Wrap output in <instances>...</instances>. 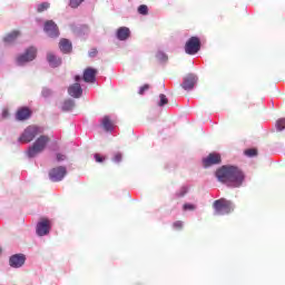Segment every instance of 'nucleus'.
Returning <instances> with one entry per match:
<instances>
[{"label": "nucleus", "mask_w": 285, "mask_h": 285, "mask_svg": "<svg viewBox=\"0 0 285 285\" xmlns=\"http://www.w3.org/2000/svg\"><path fill=\"white\" fill-rule=\"evenodd\" d=\"M213 208L215 210V215H230V213L235 210L233 202L227 200L226 198L215 200L213 203Z\"/></svg>", "instance_id": "nucleus-3"}, {"label": "nucleus", "mask_w": 285, "mask_h": 285, "mask_svg": "<svg viewBox=\"0 0 285 285\" xmlns=\"http://www.w3.org/2000/svg\"><path fill=\"white\" fill-rule=\"evenodd\" d=\"M32 117V110L28 107H21L16 112L17 121H26Z\"/></svg>", "instance_id": "nucleus-14"}, {"label": "nucleus", "mask_w": 285, "mask_h": 285, "mask_svg": "<svg viewBox=\"0 0 285 285\" xmlns=\"http://www.w3.org/2000/svg\"><path fill=\"white\" fill-rule=\"evenodd\" d=\"M95 159L98 164H102V161H105L106 158L99 154H95Z\"/></svg>", "instance_id": "nucleus-31"}, {"label": "nucleus", "mask_w": 285, "mask_h": 285, "mask_svg": "<svg viewBox=\"0 0 285 285\" xmlns=\"http://www.w3.org/2000/svg\"><path fill=\"white\" fill-rule=\"evenodd\" d=\"M276 128L277 130H284L285 128V118H281L276 122Z\"/></svg>", "instance_id": "nucleus-26"}, {"label": "nucleus", "mask_w": 285, "mask_h": 285, "mask_svg": "<svg viewBox=\"0 0 285 285\" xmlns=\"http://www.w3.org/2000/svg\"><path fill=\"white\" fill-rule=\"evenodd\" d=\"M147 90H150V85H144L140 87L138 95H144Z\"/></svg>", "instance_id": "nucleus-30"}, {"label": "nucleus", "mask_w": 285, "mask_h": 285, "mask_svg": "<svg viewBox=\"0 0 285 285\" xmlns=\"http://www.w3.org/2000/svg\"><path fill=\"white\" fill-rule=\"evenodd\" d=\"M186 193H188V188L183 187L179 191L176 193V197H185Z\"/></svg>", "instance_id": "nucleus-29"}, {"label": "nucleus", "mask_w": 285, "mask_h": 285, "mask_svg": "<svg viewBox=\"0 0 285 285\" xmlns=\"http://www.w3.org/2000/svg\"><path fill=\"white\" fill-rule=\"evenodd\" d=\"M101 126L107 132H110V130H114L115 128V125L112 124V120H110L109 116H105L102 118Z\"/></svg>", "instance_id": "nucleus-20"}, {"label": "nucleus", "mask_w": 285, "mask_h": 285, "mask_svg": "<svg viewBox=\"0 0 285 285\" xmlns=\"http://www.w3.org/2000/svg\"><path fill=\"white\" fill-rule=\"evenodd\" d=\"M36 57H37V49H35V47H30L26 50L23 55H20L17 58V63L19 66H23V63H28V61H33Z\"/></svg>", "instance_id": "nucleus-7"}, {"label": "nucleus", "mask_w": 285, "mask_h": 285, "mask_svg": "<svg viewBox=\"0 0 285 285\" xmlns=\"http://www.w3.org/2000/svg\"><path fill=\"white\" fill-rule=\"evenodd\" d=\"M59 49L63 52V55H70V52H72V42L66 38H62L59 42Z\"/></svg>", "instance_id": "nucleus-16"}, {"label": "nucleus", "mask_w": 285, "mask_h": 285, "mask_svg": "<svg viewBox=\"0 0 285 285\" xmlns=\"http://www.w3.org/2000/svg\"><path fill=\"white\" fill-rule=\"evenodd\" d=\"M1 253H2V249H1V247H0V255H1Z\"/></svg>", "instance_id": "nucleus-39"}, {"label": "nucleus", "mask_w": 285, "mask_h": 285, "mask_svg": "<svg viewBox=\"0 0 285 285\" xmlns=\"http://www.w3.org/2000/svg\"><path fill=\"white\" fill-rule=\"evenodd\" d=\"M216 177L218 181L233 188H239L244 181V173L236 166H222L216 170Z\"/></svg>", "instance_id": "nucleus-1"}, {"label": "nucleus", "mask_w": 285, "mask_h": 285, "mask_svg": "<svg viewBox=\"0 0 285 285\" xmlns=\"http://www.w3.org/2000/svg\"><path fill=\"white\" fill-rule=\"evenodd\" d=\"M68 92L70 97H73L75 99H79L83 95V89L81 88V85L79 82H76L68 88Z\"/></svg>", "instance_id": "nucleus-15"}, {"label": "nucleus", "mask_w": 285, "mask_h": 285, "mask_svg": "<svg viewBox=\"0 0 285 285\" xmlns=\"http://www.w3.org/2000/svg\"><path fill=\"white\" fill-rule=\"evenodd\" d=\"M244 153L247 157H257V149L255 148L246 149Z\"/></svg>", "instance_id": "nucleus-24"}, {"label": "nucleus", "mask_w": 285, "mask_h": 285, "mask_svg": "<svg viewBox=\"0 0 285 285\" xmlns=\"http://www.w3.org/2000/svg\"><path fill=\"white\" fill-rule=\"evenodd\" d=\"M47 60L51 68H59V66H61V58L55 56L53 53H48Z\"/></svg>", "instance_id": "nucleus-18"}, {"label": "nucleus", "mask_w": 285, "mask_h": 285, "mask_svg": "<svg viewBox=\"0 0 285 285\" xmlns=\"http://www.w3.org/2000/svg\"><path fill=\"white\" fill-rule=\"evenodd\" d=\"M57 161H66V155L63 154H57L56 155Z\"/></svg>", "instance_id": "nucleus-34"}, {"label": "nucleus", "mask_w": 285, "mask_h": 285, "mask_svg": "<svg viewBox=\"0 0 285 285\" xmlns=\"http://www.w3.org/2000/svg\"><path fill=\"white\" fill-rule=\"evenodd\" d=\"M67 174H68V170L66 169V167L59 166V167L52 168L49 171V178L52 181H61V179H63V177H66Z\"/></svg>", "instance_id": "nucleus-8"}, {"label": "nucleus", "mask_w": 285, "mask_h": 285, "mask_svg": "<svg viewBox=\"0 0 285 285\" xmlns=\"http://www.w3.org/2000/svg\"><path fill=\"white\" fill-rule=\"evenodd\" d=\"M75 81H77V83H79V81H81V76H76Z\"/></svg>", "instance_id": "nucleus-38"}, {"label": "nucleus", "mask_w": 285, "mask_h": 285, "mask_svg": "<svg viewBox=\"0 0 285 285\" xmlns=\"http://www.w3.org/2000/svg\"><path fill=\"white\" fill-rule=\"evenodd\" d=\"M51 94H52V91H50V89H43V90H42V95H43L45 97H50Z\"/></svg>", "instance_id": "nucleus-37"}, {"label": "nucleus", "mask_w": 285, "mask_h": 285, "mask_svg": "<svg viewBox=\"0 0 285 285\" xmlns=\"http://www.w3.org/2000/svg\"><path fill=\"white\" fill-rule=\"evenodd\" d=\"M10 112L8 111V109H3L2 110V119H8Z\"/></svg>", "instance_id": "nucleus-36"}, {"label": "nucleus", "mask_w": 285, "mask_h": 285, "mask_svg": "<svg viewBox=\"0 0 285 285\" xmlns=\"http://www.w3.org/2000/svg\"><path fill=\"white\" fill-rule=\"evenodd\" d=\"M183 208L184 210H195L196 207L193 204H185Z\"/></svg>", "instance_id": "nucleus-33"}, {"label": "nucleus", "mask_w": 285, "mask_h": 285, "mask_svg": "<svg viewBox=\"0 0 285 285\" xmlns=\"http://www.w3.org/2000/svg\"><path fill=\"white\" fill-rule=\"evenodd\" d=\"M97 72H98L97 69L92 67L86 68L82 76L83 81L86 83H95L97 79Z\"/></svg>", "instance_id": "nucleus-13"}, {"label": "nucleus", "mask_w": 285, "mask_h": 285, "mask_svg": "<svg viewBox=\"0 0 285 285\" xmlns=\"http://www.w3.org/2000/svg\"><path fill=\"white\" fill-rule=\"evenodd\" d=\"M98 52L99 51L97 50V48H94L89 51V57H95L96 55H98Z\"/></svg>", "instance_id": "nucleus-35"}, {"label": "nucleus", "mask_w": 285, "mask_h": 285, "mask_svg": "<svg viewBox=\"0 0 285 285\" xmlns=\"http://www.w3.org/2000/svg\"><path fill=\"white\" fill-rule=\"evenodd\" d=\"M159 101H158V106L160 107V108H164V106H166L167 104H168V98L166 97V95H164V94H160L159 95Z\"/></svg>", "instance_id": "nucleus-23"}, {"label": "nucleus", "mask_w": 285, "mask_h": 285, "mask_svg": "<svg viewBox=\"0 0 285 285\" xmlns=\"http://www.w3.org/2000/svg\"><path fill=\"white\" fill-rule=\"evenodd\" d=\"M121 159H122L121 153L115 154V156H114V161H115L116 164H119V161H121Z\"/></svg>", "instance_id": "nucleus-32"}, {"label": "nucleus", "mask_w": 285, "mask_h": 285, "mask_svg": "<svg viewBox=\"0 0 285 285\" xmlns=\"http://www.w3.org/2000/svg\"><path fill=\"white\" fill-rule=\"evenodd\" d=\"M75 108V100H65L62 104L63 112H68Z\"/></svg>", "instance_id": "nucleus-21"}, {"label": "nucleus", "mask_w": 285, "mask_h": 285, "mask_svg": "<svg viewBox=\"0 0 285 285\" xmlns=\"http://www.w3.org/2000/svg\"><path fill=\"white\" fill-rule=\"evenodd\" d=\"M50 144V138L47 135H42L36 139L33 145L29 147L27 155L28 157H37V155L43 153L46 147Z\"/></svg>", "instance_id": "nucleus-2"}, {"label": "nucleus", "mask_w": 285, "mask_h": 285, "mask_svg": "<svg viewBox=\"0 0 285 285\" xmlns=\"http://www.w3.org/2000/svg\"><path fill=\"white\" fill-rule=\"evenodd\" d=\"M130 37V29L127 27H120L117 30V39H119V41H126V39H128Z\"/></svg>", "instance_id": "nucleus-17"}, {"label": "nucleus", "mask_w": 285, "mask_h": 285, "mask_svg": "<svg viewBox=\"0 0 285 285\" xmlns=\"http://www.w3.org/2000/svg\"><path fill=\"white\" fill-rule=\"evenodd\" d=\"M217 164H222V155L217 153H212L203 159V166L205 168H210V166H215Z\"/></svg>", "instance_id": "nucleus-9"}, {"label": "nucleus", "mask_w": 285, "mask_h": 285, "mask_svg": "<svg viewBox=\"0 0 285 285\" xmlns=\"http://www.w3.org/2000/svg\"><path fill=\"white\" fill-rule=\"evenodd\" d=\"M139 14H148V6L141 4L138 7Z\"/></svg>", "instance_id": "nucleus-28"}, {"label": "nucleus", "mask_w": 285, "mask_h": 285, "mask_svg": "<svg viewBox=\"0 0 285 285\" xmlns=\"http://www.w3.org/2000/svg\"><path fill=\"white\" fill-rule=\"evenodd\" d=\"M197 75L188 73L183 79L181 88H184V90H193V88H195V85L197 83Z\"/></svg>", "instance_id": "nucleus-11"}, {"label": "nucleus", "mask_w": 285, "mask_h": 285, "mask_svg": "<svg viewBox=\"0 0 285 285\" xmlns=\"http://www.w3.org/2000/svg\"><path fill=\"white\" fill-rule=\"evenodd\" d=\"M48 9H50V2H41L37 7V12H39V13L46 12V10H48Z\"/></svg>", "instance_id": "nucleus-22"}, {"label": "nucleus", "mask_w": 285, "mask_h": 285, "mask_svg": "<svg viewBox=\"0 0 285 285\" xmlns=\"http://www.w3.org/2000/svg\"><path fill=\"white\" fill-rule=\"evenodd\" d=\"M85 0H70L69 6L70 8H79Z\"/></svg>", "instance_id": "nucleus-25"}, {"label": "nucleus", "mask_w": 285, "mask_h": 285, "mask_svg": "<svg viewBox=\"0 0 285 285\" xmlns=\"http://www.w3.org/2000/svg\"><path fill=\"white\" fill-rule=\"evenodd\" d=\"M26 264V255L23 254H14L9 259V265L12 268H21Z\"/></svg>", "instance_id": "nucleus-12"}, {"label": "nucleus", "mask_w": 285, "mask_h": 285, "mask_svg": "<svg viewBox=\"0 0 285 285\" xmlns=\"http://www.w3.org/2000/svg\"><path fill=\"white\" fill-rule=\"evenodd\" d=\"M43 30L48 35V37H51L52 39L59 37V27L52 20H48L45 22Z\"/></svg>", "instance_id": "nucleus-10"}, {"label": "nucleus", "mask_w": 285, "mask_h": 285, "mask_svg": "<svg viewBox=\"0 0 285 285\" xmlns=\"http://www.w3.org/2000/svg\"><path fill=\"white\" fill-rule=\"evenodd\" d=\"M20 36L21 32L19 30H13L3 38V41L4 43H14V41H17V38H19Z\"/></svg>", "instance_id": "nucleus-19"}, {"label": "nucleus", "mask_w": 285, "mask_h": 285, "mask_svg": "<svg viewBox=\"0 0 285 285\" xmlns=\"http://www.w3.org/2000/svg\"><path fill=\"white\" fill-rule=\"evenodd\" d=\"M40 132L41 129H39V127L35 125L28 126L18 138V141H20L21 144H30V141H33L35 137H37V135H40Z\"/></svg>", "instance_id": "nucleus-4"}, {"label": "nucleus", "mask_w": 285, "mask_h": 285, "mask_svg": "<svg viewBox=\"0 0 285 285\" xmlns=\"http://www.w3.org/2000/svg\"><path fill=\"white\" fill-rule=\"evenodd\" d=\"M51 228L52 220L48 219L47 217H42L37 224L36 233L39 237H45V235H48L50 233Z\"/></svg>", "instance_id": "nucleus-5"}, {"label": "nucleus", "mask_w": 285, "mask_h": 285, "mask_svg": "<svg viewBox=\"0 0 285 285\" xmlns=\"http://www.w3.org/2000/svg\"><path fill=\"white\" fill-rule=\"evenodd\" d=\"M202 50V41L197 37H191L185 45V52L187 55H197Z\"/></svg>", "instance_id": "nucleus-6"}, {"label": "nucleus", "mask_w": 285, "mask_h": 285, "mask_svg": "<svg viewBox=\"0 0 285 285\" xmlns=\"http://www.w3.org/2000/svg\"><path fill=\"white\" fill-rule=\"evenodd\" d=\"M173 228H175V230H181L184 228V222L181 220H176L174 224H173Z\"/></svg>", "instance_id": "nucleus-27"}]
</instances>
